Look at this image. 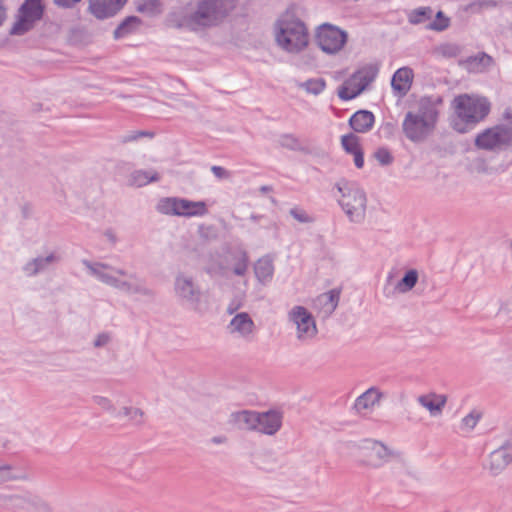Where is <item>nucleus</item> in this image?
<instances>
[{"mask_svg":"<svg viewBox=\"0 0 512 512\" xmlns=\"http://www.w3.org/2000/svg\"><path fill=\"white\" fill-rule=\"evenodd\" d=\"M180 201L178 197H163L157 205L156 210L160 214L167 216H179L180 215Z\"/></svg>","mask_w":512,"mask_h":512,"instance_id":"30","label":"nucleus"},{"mask_svg":"<svg viewBox=\"0 0 512 512\" xmlns=\"http://www.w3.org/2000/svg\"><path fill=\"white\" fill-rule=\"evenodd\" d=\"M343 148L347 153H355L360 151L359 138L354 134L344 135L341 139Z\"/></svg>","mask_w":512,"mask_h":512,"instance_id":"42","label":"nucleus"},{"mask_svg":"<svg viewBox=\"0 0 512 512\" xmlns=\"http://www.w3.org/2000/svg\"><path fill=\"white\" fill-rule=\"evenodd\" d=\"M303 154H306V155H311L313 157H317V158H326L328 156V153L320 148V147H316V146H311V145H305L304 144V150H302Z\"/></svg>","mask_w":512,"mask_h":512,"instance_id":"47","label":"nucleus"},{"mask_svg":"<svg viewBox=\"0 0 512 512\" xmlns=\"http://www.w3.org/2000/svg\"><path fill=\"white\" fill-rule=\"evenodd\" d=\"M254 273L261 284L269 283L274 274L273 258L268 255L259 258L254 264Z\"/></svg>","mask_w":512,"mask_h":512,"instance_id":"24","label":"nucleus"},{"mask_svg":"<svg viewBox=\"0 0 512 512\" xmlns=\"http://www.w3.org/2000/svg\"><path fill=\"white\" fill-rule=\"evenodd\" d=\"M490 111V104L482 99V117H484L485 115H487Z\"/></svg>","mask_w":512,"mask_h":512,"instance_id":"55","label":"nucleus"},{"mask_svg":"<svg viewBox=\"0 0 512 512\" xmlns=\"http://www.w3.org/2000/svg\"><path fill=\"white\" fill-rule=\"evenodd\" d=\"M434 11L431 7H419L408 13V21L412 25H418L432 19Z\"/></svg>","mask_w":512,"mask_h":512,"instance_id":"35","label":"nucleus"},{"mask_svg":"<svg viewBox=\"0 0 512 512\" xmlns=\"http://www.w3.org/2000/svg\"><path fill=\"white\" fill-rule=\"evenodd\" d=\"M256 411L242 410L230 414L228 423L240 430L254 431L256 425Z\"/></svg>","mask_w":512,"mask_h":512,"instance_id":"22","label":"nucleus"},{"mask_svg":"<svg viewBox=\"0 0 512 512\" xmlns=\"http://www.w3.org/2000/svg\"><path fill=\"white\" fill-rule=\"evenodd\" d=\"M474 143H475V145H476L478 148H480V143H481V140H480V134H477V135L475 136Z\"/></svg>","mask_w":512,"mask_h":512,"instance_id":"59","label":"nucleus"},{"mask_svg":"<svg viewBox=\"0 0 512 512\" xmlns=\"http://www.w3.org/2000/svg\"><path fill=\"white\" fill-rule=\"evenodd\" d=\"M491 57L482 53V65L490 64Z\"/></svg>","mask_w":512,"mask_h":512,"instance_id":"57","label":"nucleus"},{"mask_svg":"<svg viewBox=\"0 0 512 512\" xmlns=\"http://www.w3.org/2000/svg\"><path fill=\"white\" fill-rule=\"evenodd\" d=\"M211 171L219 179H225L229 176V173L221 166H212Z\"/></svg>","mask_w":512,"mask_h":512,"instance_id":"50","label":"nucleus"},{"mask_svg":"<svg viewBox=\"0 0 512 512\" xmlns=\"http://www.w3.org/2000/svg\"><path fill=\"white\" fill-rule=\"evenodd\" d=\"M480 418V413L477 410H472L469 414L464 416L460 422V429L463 432H470L476 426Z\"/></svg>","mask_w":512,"mask_h":512,"instance_id":"40","label":"nucleus"},{"mask_svg":"<svg viewBox=\"0 0 512 512\" xmlns=\"http://www.w3.org/2000/svg\"><path fill=\"white\" fill-rule=\"evenodd\" d=\"M42 0H25L18 11L17 20L10 30L11 35H23L31 30L43 15Z\"/></svg>","mask_w":512,"mask_h":512,"instance_id":"9","label":"nucleus"},{"mask_svg":"<svg viewBox=\"0 0 512 512\" xmlns=\"http://www.w3.org/2000/svg\"><path fill=\"white\" fill-rule=\"evenodd\" d=\"M448 396L434 391L421 394L417 397L419 405L428 412L431 417H440L447 404Z\"/></svg>","mask_w":512,"mask_h":512,"instance_id":"18","label":"nucleus"},{"mask_svg":"<svg viewBox=\"0 0 512 512\" xmlns=\"http://www.w3.org/2000/svg\"><path fill=\"white\" fill-rule=\"evenodd\" d=\"M419 272L417 269H409L403 277L395 284L394 290L399 294L410 292L418 283Z\"/></svg>","mask_w":512,"mask_h":512,"instance_id":"29","label":"nucleus"},{"mask_svg":"<svg viewBox=\"0 0 512 512\" xmlns=\"http://www.w3.org/2000/svg\"><path fill=\"white\" fill-rule=\"evenodd\" d=\"M316 42L319 48L327 54H336L342 50L348 35L340 28L324 23L316 30Z\"/></svg>","mask_w":512,"mask_h":512,"instance_id":"10","label":"nucleus"},{"mask_svg":"<svg viewBox=\"0 0 512 512\" xmlns=\"http://www.w3.org/2000/svg\"><path fill=\"white\" fill-rule=\"evenodd\" d=\"M93 402L103 411L110 415L116 416L117 409L113 400L107 396L96 395L93 397Z\"/></svg>","mask_w":512,"mask_h":512,"instance_id":"39","label":"nucleus"},{"mask_svg":"<svg viewBox=\"0 0 512 512\" xmlns=\"http://www.w3.org/2000/svg\"><path fill=\"white\" fill-rule=\"evenodd\" d=\"M280 144L282 147L287 148L289 150L293 151H299L302 152L304 150V143L300 141L295 135L293 134H284L280 138Z\"/></svg>","mask_w":512,"mask_h":512,"instance_id":"38","label":"nucleus"},{"mask_svg":"<svg viewBox=\"0 0 512 512\" xmlns=\"http://www.w3.org/2000/svg\"><path fill=\"white\" fill-rule=\"evenodd\" d=\"M459 65L468 71H474L480 65V59L477 56H471L466 59L460 60Z\"/></svg>","mask_w":512,"mask_h":512,"instance_id":"48","label":"nucleus"},{"mask_svg":"<svg viewBox=\"0 0 512 512\" xmlns=\"http://www.w3.org/2000/svg\"><path fill=\"white\" fill-rule=\"evenodd\" d=\"M374 123V115L367 110H360L350 118V125L356 132L363 133L371 129Z\"/></svg>","mask_w":512,"mask_h":512,"instance_id":"26","label":"nucleus"},{"mask_svg":"<svg viewBox=\"0 0 512 512\" xmlns=\"http://www.w3.org/2000/svg\"><path fill=\"white\" fill-rule=\"evenodd\" d=\"M81 2V0H53V3L60 8H72L76 4Z\"/></svg>","mask_w":512,"mask_h":512,"instance_id":"49","label":"nucleus"},{"mask_svg":"<svg viewBox=\"0 0 512 512\" xmlns=\"http://www.w3.org/2000/svg\"><path fill=\"white\" fill-rule=\"evenodd\" d=\"M30 494H17L10 492L0 493V508L11 511H23L28 506Z\"/></svg>","mask_w":512,"mask_h":512,"instance_id":"21","label":"nucleus"},{"mask_svg":"<svg viewBox=\"0 0 512 512\" xmlns=\"http://www.w3.org/2000/svg\"><path fill=\"white\" fill-rule=\"evenodd\" d=\"M339 299L340 291L338 289H332L326 293L319 295L315 299L314 305L323 317H328L337 308Z\"/></svg>","mask_w":512,"mask_h":512,"instance_id":"20","label":"nucleus"},{"mask_svg":"<svg viewBox=\"0 0 512 512\" xmlns=\"http://www.w3.org/2000/svg\"><path fill=\"white\" fill-rule=\"evenodd\" d=\"M27 479L28 475L25 472L10 463L0 461V484Z\"/></svg>","mask_w":512,"mask_h":512,"instance_id":"28","label":"nucleus"},{"mask_svg":"<svg viewBox=\"0 0 512 512\" xmlns=\"http://www.w3.org/2000/svg\"><path fill=\"white\" fill-rule=\"evenodd\" d=\"M141 20L136 16H129L123 20L114 31L116 39L124 37L139 28Z\"/></svg>","mask_w":512,"mask_h":512,"instance_id":"33","label":"nucleus"},{"mask_svg":"<svg viewBox=\"0 0 512 512\" xmlns=\"http://www.w3.org/2000/svg\"><path fill=\"white\" fill-rule=\"evenodd\" d=\"M248 269V257L246 253H241L239 256L235 258V262L233 264V273L237 276H243L246 274Z\"/></svg>","mask_w":512,"mask_h":512,"instance_id":"44","label":"nucleus"},{"mask_svg":"<svg viewBox=\"0 0 512 512\" xmlns=\"http://www.w3.org/2000/svg\"><path fill=\"white\" fill-rule=\"evenodd\" d=\"M413 80V71L408 67L398 69L391 80V86L400 96H404L410 90Z\"/></svg>","mask_w":512,"mask_h":512,"instance_id":"23","label":"nucleus"},{"mask_svg":"<svg viewBox=\"0 0 512 512\" xmlns=\"http://www.w3.org/2000/svg\"><path fill=\"white\" fill-rule=\"evenodd\" d=\"M271 190H272V188L270 186L264 185V186L260 187V192L261 193H267V192H270Z\"/></svg>","mask_w":512,"mask_h":512,"instance_id":"58","label":"nucleus"},{"mask_svg":"<svg viewBox=\"0 0 512 512\" xmlns=\"http://www.w3.org/2000/svg\"><path fill=\"white\" fill-rule=\"evenodd\" d=\"M174 289L177 296L186 302L196 304L200 300L201 292L190 276L185 274L177 275Z\"/></svg>","mask_w":512,"mask_h":512,"instance_id":"17","label":"nucleus"},{"mask_svg":"<svg viewBox=\"0 0 512 512\" xmlns=\"http://www.w3.org/2000/svg\"><path fill=\"white\" fill-rule=\"evenodd\" d=\"M384 397V393L378 387L372 386L354 400L351 409L358 416H367L381 405Z\"/></svg>","mask_w":512,"mask_h":512,"instance_id":"13","label":"nucleus"},{"mask_svg":"<svg viewBox=\"0 0 512 512\" xmlns=\"http://www.w3.org/2000/svg\"><path fill=\"white\" fill-rule=\"evenodd\" d=\"M208 213L206 203L181 198L179 217H201Z\"/></svg>","mask_w":512,"mask_h":512,"instance_id":"25","label":"nucleus"},{"mask_svg":"<svg viewBox=\"0 0 512 512\" xmlns=\"http://www.w3.org/2000/svg\"><path fill=\"white\" fill-rule=\"evenodd\" d=\"M256 427L254 431L261 434L272 436L275 435L282 426V414L275 410L266 412H257Z\"/></svg>","mask_w":512,"mask_h":512,"instance_id":"16","label":"nucleus"},{"mask_svg":"<svg viewBox=\"0 0 512 512\" xmlns=\"http://www.w3.org/2000/svg\"><path fill=\"white\" fill-rule=\"evenodd\" d=\"M83 264L100 281L120 291L129 294H150V291L144 286L143 282L134 274L108 267L102 263L84 261Z\"/></svg>","mask_w":512,"mask_h":512,"instance_id":"4","label":"nucleus"},{"mask_svg":"<svg viewBox=\"0 0 512 512\" xmlns=\"http://www.w3.org/2000/svg\"><path fill=\"white\" fill-rule=\"evenodd\" d=\"M237 0H192L169 13L170 26L203 32L221 25L235 10Z\"/></svg>","mask_w":512,"mask_h":512,"instance_id":"1","label":"nucleus"},{"mask_svg":"<svg viewBox=\"0 0 512 512\" xmlns=\"http://www.w3.org/2000/svg\"><path fill=\"white\" fill-rule=\"evenodd\" d=\"M220 274H222V275H225V274H226V271H225V269H224V268H220Z\"/></svg>","mask_w":512,"mask_h":512,"instance_id":"60","label":"nucleus"},{"mask_svg":"<svg viewBox=\"0 0 512 512\" xmlns=\"http://www.w3.org/2000/svg\"><path fill=\"white\" fill-rule=\"evenodd\" d=\"M433 54L441 58H456L462 54V47L456 43H442L433 49Z\"/></svg>","mask_w":512,"mask_h":512,"instance_id":"31","label":"nucleus"},{"mask_svg":"<svg viewBox=\"0 0 512 512\" xmlns=\"http://www.w3.org/2000/svg\"><path fill=\"white\" fill-rule=\"evenodd\" d=\"M504 118L510 120V126H496L482 133V148L500 149L512 143V113L510 110L504 113Z\"/></svg>","mask_w":512,"mask_h":512,"instance_id":"12","label":"nucleus"},{"mask_svg":"<svg viewBox=\"0 0 512 512\" xmlns=\"http://www.w3.org/2000/svg\"><path fill=\"white\" fill-rule=\"evenodd\" d=\"M338 191L337 202L348 220L362 223L366 218L367 196L365 191L355 182L340 180L335 185Z\"/></svg>","mask_w":512,"mask_h":512,"instance_id":"5","label":"nucleus"},{"mask_svg":"<svg viewBox=\"0 0 512 512\" xmlns=\"http://www.w3.org/2000/svg\"><path fill=\"white\" fill-rule=\"evenodd\" d=\"M354 156V164L357 168H362L364 165V158L362 150L352 153Z\"/></svg>","mask_w":512,"mask_h":512,"instance_id":"53","label":"nucleus"},{"mask_svg":"<svg viewBox=\"0 0 512 512\" xmlns=\"http://www.w3.org/2000/svg\"><path fill=\"white\" fill-rule=\"evenodd\" d=\"M288 320L295 327L296 338L299 341L313 339L317 333V325L313 315L303 306H294L287 314Z\"/></svg>","mask_w":512,"mask_h":512,"instance_id":"11","label":"nucleus"},{"mask_svg":"<svg viewBox=\"0 0 512 512\" xmlns=\"http://www.w3.org/2000/svg\"><path fill=\"white\" fill-rule=\"evenodd\" d=\"M135 8L139 13L155 16L162 12V3L160 0H137Z\"/></svg>","mask_w":512,"mask_h":512,"instance_id":"32","label":"nucleus"},{"mask_svg":"<svg viewBox=\"0 0 512 512\" xmlns=\"http://www.w3.org/2000/svg\"><path fill=\"white\" fill-rule=\"evenodd\" d=\"M128 0H88V12L103 20L116 15Z\"/></svg>","mask_w":512,"mask_h":512,"instance_id":"15","label":"nucleus"},{"mask_svg":"<svg viewBox=\"0 0 512 512\" xmlns=\"http://www.w3.org/2000/svg\"><path fill=\"white\" fill-rule=\"evenodd\" d=\"M487 468L494 475L500 474L512 463V444L505 442L487 456Z\"/></svg>","mask_w":512,"mask_h":512,"instance_id":"14","label":"nucleus"},{"mask_svg":"<svg viewBox=\"0 0 512 512\" xmlns=\"http://www.w3.org/2000/svg\"><path fill=\"white\" fill-rule=\"evenodd\" d=\"M254 329V322L246 312L236 314L228 325V330L231 334L242 338H250L254 333Z\"/></svg>","mask_w":512,"mask_h":512,"instance_id":"19","label":"nucleus"},{"mask_svg":"<svg viewBox=\"0 0 512 512\" xmlns=\"http://www.w3.org/2000/svg\"><path fill=\"white\" fill-rule=\"evenodd\" d=\"M378 69L372 65L364 66L351 75L338 89L342 100H351L361 94L371 84Z\"/></svg>","mask_w":512,"mask_h":512,"instance_id":"8","label":"nucleus"},{"mask_svg":"<svg viewBox=\"0 0 512 512\" xmlns=\"http://www.w3.org/2000/svg\"><path fill=\"white\" fill-rule=\"evenodd\" d=\"M56 260H57V258L53 254H50L45 258H43V257L35 258L32 261L28 262L24 266L23 269H24V272L28 276H33V275L37 274L39 271H41L42 269H44L48 264H50Z\"/></svg>","mask_w":512,"mask_h":512,"instance_id":"34","label":"nucleus"},{"mask_svg":"<svg viewBox=\"0 0 512 512\" xmlns=\"http://www.w3.org/2000/svg\"><path fill=\"white\" fill-rule=\"evenodd\" d=\"M452 107L454 109L452 126L456 131L468 132L479 122L480 99L477 96L459 95L454 98Z\"/></svg>","mask_w":512,"mask_h":512,"instance_id":"6","label":"nucleus"},{"mask_svg":"<svg viewBox=\"0 0 512 512\" xmlns=\"http://www.w3.org/2000/svg\"><path fill=\"white\" fill-rule=\"evenodd\" d=\"M109 340H110L109 334H107V333L99 334L94 341V346L102 347V346L106 345L109 342Z\"/></svg>","mask_w":512,"mask_h":512,"instance_id":"51","label":"nucleus"},{"mask_svg":"<svg viewBox=\"0 0 512 512\" xmlns=\"http://www.w3.org/2000/svg\"><path fill=\"white\" fill-rule=\"evenodd\" d=\"M28 512H53L50 505L38 496L30 495L28 506L25 509Z\"/></svg>","mask_w":512,"mask_h":512,"instance_id":"37","label":"nucleus"},{"mask_svg":"<svg viewBox=\"0 0 512 512\" xmlns=\"http://www.w3.org/2000/svg\"><path fill=\"white\" fill-rule=\"evenodd\" d=\"M289 214L299 223H310L312 222V218L300 208H292L289 211Z\"/></svg>","mask_w":512,"mask_h":512,"instance_id":"46","label":"nucleus"},{"mask_svg":"<svg viewBox=\"0 0 512 512\" xmlns=\"http://www.w3.org/2000/svg\"><path fill=\"white\" fill-rule=\"evenodd\" d=\"M140 136H152V134L149 132H144V131L133 132V133L127 135L126 137H124L123 141L124 142L133 141V140H136Z\"/></svg>","mask_w":512,"mask_h":512,"instance_id":"52","label":"nucleus"},{"mask_svg":"<svg viewBox=\"0 0 512 512\" xmlns=\"http://www.w3.org/2000/svg\"><path fill=\"white\" fill-rule=\"evenodd\" d=\"M120 414L137 424L142 423V418L144 416V412L140 408L130 406H124L121 409Z\"/></svg>","mask_w":512,"mask_h":512,"instance_id":"43","label":"nucleus"},{"mask_svg":"<svg viewBox=\"0 0 512 512\" xmlns=\"http://www.w3.org/2000/svg\"><path fill=\"white\" fill-rule=\"evenodd\" d=\"M214 444H223L226 443L227 438L225 436H215L211 440Z\"/></svg>","mask_w":512,"mask_h":512,"instance_id":"56","label":"nucleus"},{"mask_svg":"<svg viewBox=\"0 0 512 512\" xmlns=\"http://www.w3.org/2000/svg\"><path fill=\"white\" fill-rule=\"evenodd\" d=\"M7 19V7L3 0H0V27Z\"/></svg>","mask_w":512,"mask_h":512,"instance_id":"54","label":"nucleus"},{"mask_svg":"<svg viewBox=\"0 0 512 512\" xmlns=\"http://www.w3.org/2000/svg\"><path fill=\"white\" fill-rule=\"evenodd\" d=\"M159 179V174L155 170H135L129 175L128 184L143 187L151 182H157Z\"/></svg>","mask_w":512,"mask_h":512,"instance_id":"27","label":"nucleus"},{"mask_svg":"<svg viewBox=\"0 0 512 512\" xmlns=\"http://www.w3.org/2000/svg\"><path fill=\"white\" fill-rule=\"evenodd\" d=\"M450 25V19L443 14V12L438 11L435 15V19L431 21L427 28L433 31H443L447 29Z\"/></svg>","mask_w":512,"mask_h":512,"instance_id":"41","label":"nucleus"},{"mask_svg":"<svg viewBox=\"0 0 512 512\" xmlns=\"http://www.w3.org/2000/svg\"><path fill=\"white\" fill-rule=\"evenodd\" d=\"M365 465L380 469L390 464H404L405 458L401 450L381 440L367 439L364 441Z\"/></svg>","mask_w":512,"mask_h":512,"instance_id":"7","label":"nucleus"},{"mask_svg":"<svg viewBox=\"0 0 512 512\" xmlns=\"http://www.w3.org/2000/svg\"><path fill=\"white\" fill-rule=\"evenodd\" d=\"M276 44L285 52L299 54L310 42V34L304 20L295 7L280 13L273 24Z\"/></svg>","mask_w":512,"mask_h":512,"instance_id":"2","label":"nucleus"},{"mask_svg":"<svg viewBox=\"0 0 512 512\" xmlns=\"http://www.w3.org/2000/svg\"><path fill=\"white\" fill-rule=\"evenodd\" d=\"M374 157L381 165H390L393 161L391 152L384 147L377 149L374 153Z\"/></svg>","mask_w":512,"mask_h":512,"instance_id":"45","label":"nucleus"},{"mask_svg":"<svg viewBox=\"0 0 512 512\" xmlns=\"http://www.w3.org/2000/svg\"><path fill=\"white\" fill-rule=\"evenodd\" d=\"M326 86L325 80L323 78H315L309 79L305 82H301L298 84V87L309 94L318 95L320 94Z\"/></svg>","mask_w":512,"mask_h":512,"instance_id":"36","label":"nucleus"},{"mask_svg":"<svg viewBox=\"0 0 512 512\" xmlns=\"http://www.w3.org/2000/svg\"><path fill=\"white\" fill-rule=\"evenodd\" d=\"M438 111L428 100H422L416 111H409L403 120L402 130L412 142H423L435 129Z\"/></svg>","mask_w":512,"mask_h":512,"instance_id":"3","label":"nucleus"}]
</instances>
